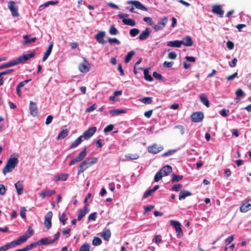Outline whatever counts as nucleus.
I'll return each mask as SVG.
<instances>
[{
    "instance_id": "1",
    "label": "nucleus",
    "mask_w": 251,
    "mask_h": 251,
    "mask_svg": "<svg viewBox=\"0 0 251 251\" xmlns=\"http://www.w3.org/2000/svg\"><path fill=\"white\" fill-rule=\"evenodd\" d=\"M35 55L34 52H31L29 54H24L20 56L19 57L15 59L12 60L8 62L5 63L2 65L0 66V68L2 69L10 67L19 64L21 63H24L29 59L33 57Z\"/></svg>"
},
{
    "instance_id": "2",
    "label": "nucleus",
    "mask_w": 251,
    "mask_h": 251,
    "mask_svg": "<svg viewBox=\"0 0 251 251\" xmlns=\"http://www.w3.org/2000/svg\"><path fill=\"white\" fill-rule=\"evenodd\" d=\"M19 160L17 157H10L5 166L2 169V173L4 175H5L6 173H10L13 171L16 166L18 164Z\"/></svg>"
},
{
    "instance_id": "3",
    "label": "nucleus",
    "mask_w": 251,
    "mask_h": 251,
    "mask_svg": "<svg viewBox=\"0 0 251 251\" xmlns=\"http://www.w3.org/2000/svg\"><path fill=\"white\" fill-rule=\"evenodd\" d=\"M168 22V19L167 17H164L163 18L160 19L155 25H154L153 28L155 31H158L162 30L166 25Z\"/></svg>"
},
{
    "instance_id": "4",
    "label": "nucleus",
    "mask_w": 251,
    "mask_h": 251,
    "mask_svg": "<svg viewBox=\"0 0 251 251\" xmlns=\"http://www.w3.org/2000/svg\"><path fill=\"white\" fill-rule=\"evenodd\" d=\"M163 146L154 143L148 147V151L150 153L155 154L163 151Z\"/></svg>"
},
{
    "instance_id": "5",
    "label": "nucleus",
    "mask_w": 251,
    "mask_h": 251,
    "mask_svg": "<svg viewBox=\"0 0 251 251\" xmlns=\"http://www.w3.org/2000/svg\"><path fill=\"white\" fill-rule=\"evenodd\" d=\"M87 154L86 152V148H85L84 150L81 151L79 154L75 157L74 159H72L70 162H69V165L71 166L73 165L77 162H80L82 161L84 158L85 157V156Z\"/></svg>"
},
{
    "instance_id": "6",
    "label": "nucleus",
    "mask_w": 251,
    "mask_h": 251,
    "mask_svg": "<svg viewBox=\"0 0 251 251\" xmlns=\"http://www.w3.org/2000/svg\"><path fill=\"white\" fill-rule=\"evenodd\" d=\"M8 8L13 17H17L19 16L18 12V7L14 1L10 0L8 2Z\"/></svg>"
},
{
    "instance_id": "7",
    "label": "nucleus",
    "mask_w": 251,
    "mask_h": 251,
    "mask_svg": "<svg viewBox=\"0 0 251 251\" xmlns=\"http://www.w3.org/2000/svg\"><path fill=\"white\" fill-rule=\"evenodd\" d=\"M97 127L95 126H93L89 128L87 130H86L83 134L80 136L82 137V138L84 140H88L90 139L96 132Z\"/></svg>"
},
{
    "instance_id": "8",
    "label": "nucleus",
    "mask_w": 251,
    "mask_h": 251,
    "mask_svg": "<svg viewBox=\"0 0 251 251\" xmlns=\"http://www.w3.org/2000/svg\"><path fill=\"white\" fill-rule=\"evenodd\" d=\"M90 64L85 58H83V62L78 66L79 70L83 73H86L90 70Z\"/></svg>"
},
{
    "instance_id": "9",
    "label": "nucleus",
    "mask_w": 251,
    "mask_h": 251,
    "mask_svg": "<svg viewBox=\"0 0 251 251\" xmlns=\"http://www.w3.org/2000/svg\"><path fill=\"white\" fill-rule=\"evenodd\" d=\"M52 215L51 211H49L45 217L44 224L48 230L50 229L51 226V218L52 217Z\"/></svg>"
},
{
    "instance_id": "10",
    "label": "nucleus",
    "mask_w": 251,
    "mask_h": 251,
    "mask_svg": "<svg viewBox=\"0 0 251 251\" xmlns=\"http://www.w3.org/2000/svg\"><path fill=\"white\" fill-rule=\"evenodd\" d=\"M191 118L194 122H200L203 119V114L201 112H194L192 114Z\"/></svg>"
},
{
    "instance_id": "11",
    "label": "nucleus",
    "mask_w": 251,
    "mask_h": 251,
    "mask_svg": "<svg viewBox=\"0 0 251 251\" xmlns=\"http://www.w3.org/2000/svg\"><path fill=\"white\" fill-rule=\"evenodd\" d=\"M127 4H132L137 9L147 11L148 9L138 0H130L127 2Z\"/></svg>"
},
{
    "instance_id": "12",
    "label": "nucleus",
    "mask_w": 251,
    "mask_h": 251,
    "mask_svg": "<svg viewBox=\"0 0 251 251\" xmlns=\"http://www.w3.org/2000/svg\"><path fill=\"white\" fill-rule=\"evenodd\" d=\"M251 209V199L244 202L240 207L241 212H246Z\"/></svg>"
},
{
    "instance_id": "13",
    "label": "nucleus",
    "mask_w": 251,
    "mask_h": 251,
    "mask_svg": "<svg viewBox=\"0 0 251 251\" xmlns=\"http://www.w3.org/2000/svg\"><path fill=\"white\" fill-rule=\"evenodd\" d=\"M29 109L30 114L34 117L37 116L38 114V110L36 105V104L32 101H30L29 103Z\"/></svg>"
},
{
    "instance_id": "14",
    "label": "nucleus",
    "mask_w": 251,
    "mask_h": 251,
    "mask_svg": "<svg viewBox=\"0 0 251 251\" xmlns=\"http://www.w3.org/2000/svg\"><path fill=\"white\" fill-rule=\"evenodd\" d=\"M105 35L104 31H100L95 35V38L97 42L101 44H104L106 41L104 40V37Z\"/></svg>"
},
{
    "instance_id": "15",
    "label": "nucleus",
    "mask_w": 251,
    "mask_h": 251,
    "mask_svg": "<svg viewBox=\"0 0 251 251\" xmlns=\"http://www.w3.org/2000/svg\"><path fill=\"white\" fill-rule=\"evenodd\" d=\"M55 194V191L54 190L45 189L42 190L40 193L39 196L42 198L44 199L47 197H50Z\"/></svg>"
},
{
    "instance_id": "16",
    "label": "nucleus",
    "mask_w": 251,
    "mask_h": 251,
    "mask_svg": "<svg viewBox=\"0 0 251 251\" xmlns=\"http://www.w3.org/2000/svg\"><path fill=\"white\" fill-rule=\"evenodd\" d=\"M212 12L219 15L221 18H222L224 15V11L222 10L221 5H214L212 6Z\"/></svg>"
},
{
    "instance_id": "17",
    "label": "nucleus",
    "mask_w": 251,
    "mask_h": 251,
    "mask_svg": "<svg viewBox=\"0 0 251 251\" xmlns=\"http://www.w3.org/2000/svg\"><path fill=\"white\" fill-rule=\"evenodd\" d=\"M151 33V30L150 28L149 27H146L145 30L143 31L139 36V39L142 41L145 40L149 37Z\"/></svg>"
},
{
    "instance_id": "18",
    "label": "nucleus",
    "mask_w": 251,
    "mask_h": 251,
    "mask_svg": "<svg viewBox=\"0 0 251 251\" xmlns=\"http://www.w3.org/2000/svg\"><path fill=\"white\" fill-rule=\"evenodd\" d=\"M182 45L186 47H191L193 44V41L192 38L190 36H186L184 37L182 40L180 41Z\"/></svg>"
},
{
    "instance_id": "19",
    "label": "nucleus",
    "mask_w": 251,
    "mask_h": 251,
    "mask_svg": "<svg viewBox=\"0 0 251 251\" xmlns=\"http://www.w3.org/2000/svg\"><path fill=\"white\" fill-rule=\"evenodd\" d=\"M89 165L86 160H84L82 161L78 166V170L77 172V175H79L81 173H83L85 170H86L87 168L89 167Z\"/></svg>"
},
{
    "instance_id": "20",
    "label": "nucleus",
    "mask_w": 251,
    "mask_h": 251,
    "mask_svg": "<svg viewBox=\"0 0 251 251\" xmlns=\"http://www.w3.org/2000/svg\"><path fill=\"white\" fill-rule=\"evenodd\" d=\"M111 231L109 229H105L101 233L100 236L106 241H108L111 237Z\"/></svg>"
},
{
    "instance_id": "21",
    "label": "nucleus",
    "mask_w": 251,
    "mask_h": 251,
    "mask_svg": "<svg viewBox=\"0 0 251 251\" xmlns=\"http://www.w3.org/2000/svg\"><path fill=\"white\" fill-rule=\"evenodd\" d=\"M160 171L164 176H167L172 172V168L171 166L167 165L164 166Z\"/></svg>"
},
{
    "instance_id": "22",
    "label": "nucleus",
    "mask_w": 251,
    "mask_h": 251,
    "mask_svg": "<svg viewBox=\"0 0 251 251\" xmlns=\"http://www.w3.org/2000/svg\"><path fill=\"white\" fill-rule=\"evenodd\" d=\"M58 3V0L48 1L46 2V3H45L44 4L41 5L38 8V11H41L43 9L49 6L50 5H55V4H57Z\"/></svg>"
},
{
    "instance_id": "23",
    "label": "nucleus",
    "mask_w": 251,
    "mask_h": 251,
    "mask_svg": "<svg viewBox=\"0 0 251 251\" xmlns=\"http://www.w3.org/2000/svg\"><path fill=\"white\" fill-rule=\"evenodd\" d=\"M15 186L18 195H21L23 193V186L22 181H18L15 184Z\"/></svg>"
},
{
    "instance_id": "24",
    "label": "nucleus",
    "mask_w": 251,
    "mask_h": 251,
    "mask_svg": "<svg viewBox=\"0 0 251 251\" xmlns=\"http://www.w3.org/2000/svg\"><path fill=\"white\" fill-rule=\"evenodd\" d=\"M182 45V43L179 40L171 41L167 42L168 47L180 48Z\"/></svg>"
},
{
    "instance_id": "25",
    "label": "nucleus",
    "mask_w": 251,
    "mask_h": 251,
    "mask_svg": "<svg viewBox=\"0 0 251 251\" xmlns=\"http://www.w3.org/2000/svg\"><path fill=\"white\" fill-rule=\"evenodd\" d=\"M52 48H53V43H51L50 44L49 46L48 47L47 50L45 52V54H44L43 59H42L43 61H45L47 59V58H48V57L49 56L50 54L51 53V50H52Z\"/></svg>"
},
{
    "instance_id": "26",
    "label": "nucleus",
    "mask_w": 251,
    "mask_h": 251,
    "mask_svg": "<svg viewBox=\"0 0 251 251\" xmlns=\"http://www.w3.org/2000/svg\"><path fill=\"white\" fill-rule=\"evenodd\" d=\"M38 244L43 245H48L50 244H53V242H52L51 240L49 238H44L39 240L38 241Z\"/></svg>"
},
{
    "instance_id": "27",
    "label": "nucleus",
    "mask_w": 251,
    "mask_h": 251,
    "mask_svg": "<svg viewBox=\"0 0 251 251\" xmlns=\"http://www.w3.org/2000/svg\"><path fill=\"white\" fill-rule=\"evenodd\" d=\"M69 134V131L67 129H63L56 137L57 140L64 139Z\"/></svg>"
},
{
    "instance_id": "28",
    "label": "nucleus",
    "mask_w": 251,
    "mask_h": 251,
    "mask_svg": "<svg viewBox=\"0 0 251 251\" xmlns=\"http://www.w3.org/2000/svg\"><path fill=\"white\" fill-rule=\"evenodd\" d=\"M82 141V137L79 136L75 139L70 145V149H74L81 144Z\"/></svg>"
},
{
    "instance_id": "29",
    "label": "nucleus",
    "mask_w": 251,
    "mask_h": 251,
    "mask_svg": "<svg viewBox=\"0 0 251 251\" xmlns=\"http://www.w3.org/2000/svg\"><path fill=\"white\" fill-rule=\"evenodd\" d=\"M192 195L191 193L188 190H183L181 191L179 195V200H182L186 198V197L190 196Z\"/></svg>"
},
{
    "instance_id": "30",
    "label": "nucleus",
    "mask_w": 251,
    "mask_h": 251,
    "mask_svg": "<svg viewBox=\"0 0 251 251\" xmlns=\"http://www.w3.org/2000/svg\"><path fill=\"white\" fill-rule=\"evenodd\" d=\"M200 100L201 102L207 107L209 106V101L204 94L200 95Z\"/></svg>"
},
{
    "instance_id": "31",
    "label": "nucleus",
    "mask_w": 251,
    "mask_h": 251,
    "mask_svg": "<svg viewBox=\"0 0 251 251\" xmlns=\"http://www.w3.org/2000/svg\"><path fill=\"white\" fill-rule=\"evenodd\" d=\"M23 38L25 40L23 42V44L24 45L33 43L35 42L37 39L36 37H33L30 39H28V36L27 35H24Z\"/></svg>"
},
{
    "instance_id": "32",
    "label": "nucleus",
    "mask_w": 251,
    "mask_h": 251,
    "mask_svg": "<svg viewBox=\"0 0 251 251\" xmlns=\"http://www.w3.org/2000/svg\"><path fill=\"white\" fill-rule=\"evenodd\" d=\"M123 23L126 25L134 26L135 25L136 23L134 20L131 19H124L122 20Z\"/></svg>"
},
{
    "instance_id": "33",
    "label": "nucleus",
    "mask_w": 251,
    "mask_h": 251,
    "mask_svg": "<svg viewBox=\"0 0 251 251\" xmlns=\"http://www.w3.org/2000/svg\"><path fill=\"white\" fill-rule=\"evenodd\" d=\"M144 75L145 79L148 81H152L153 80L152 77L149 74V69H144Z\"/></svg>"
},
{
    "instance_id": "34",
    "label": "nucleus",
    "mask_w": 251,
    "mask_h": 251,
    "mask_svg": "<svg viewBox=\"0 0 251 251\" xmlns=\"http://www.w3.org/2000/svg\"><path fill=\"white\" fill-rule=\"evenodd\" d=\"M109 112L112 116H116L122 113H125L126 110L124 109H113L111 110Z\"/></svg>"
},
{
    "instance_id": "35",
    "label": "nucleus",
    "mask_w": 251,
    "mask_h": 251,
    "mask_svg": "<svg viewBox=\"0 0 251 251\" xmlns=\"http://www.w3.org/2000/svg\"><path fill=\"white\" fill-rule=\"evenodd\" d=\"M69 175L68 174H62L59 175L56 177L55 180L56 181H66L68 178Z\"/></svg>"
},
{
    "instance_id": "36",
    "label": "nucleus",
    "mask_w": 251,
    "mask_h": 251,
    "mask_svg": "<svg viewBox=\"0 0 251 251\" xmlns=\"http://www.w3.org/2000/svg\"><path fill=\"white\" fill-rule=\"evenodd\" d=\"M172 182L175 183L176 182H178L180 181L183 178V176L181 175H176L175 174H173L172 175Z\"/></svg>"
},
{
    "instance_id": "37",
    "label": "nucleus",
    "mask_w": 251,
    "mask_h": 251,
    "mask_svg": "<svg viewBox=\"0 0 251 251\" xmlns=\"http://www.w3.org/2000/svg\"><path fill=\"white\" fill-rule=\"evenodd\" d=\"M135 52L133 51H130L128 52L127 55L126 56L125 62L126 63H128L131 60L132 57L134 55Z\"/></svg>"
},
{
    "instance_id": "38",
    "label": "nucleus",
    "mask_w": 251,
    "mask_h": 251,
    "mask_svg": "<svg viewBox=\"0 0 251 251\" xmlns=\"http://www.w3.org/2000/svg\"><path fill=\"white\" fill-rule=\"evenodd\" d=\"M140 101L145 104H150L152 102V98L147 97H144L140 100Z\"/></svg>"
},
{
    "instance_id": "39",
    "label": "nucleus",
    "mask_w": 251,
    "mask_h": 251,
    "mask_svg": "<svg viewBox=\"0 0 251 251\" xmlns=\"http://www.w3.org/2000/svg\"><path fill=\"white\" fill-rule=\"evenodd\" d=\"M18 245L16 240L13 241L10 243H8L5 245V248L7 250L8 249L12 248H14L15 246Z\"/></svg>"
},
{
    "instance_id": "40",
    "label": "nucleus",
    "mask_w": 251,
    "mask_h": 251,
    "mask_svg": "<svg viewBox=\"0 0 251 251\" xmlns=\"http://www.w3.org/2000/svg\"><path fill=\"white\" fill-rule=\"evenodd\" d=\"M126 158L127 160H135L139 158L138 154H128L125 155Z\"/></svg>"
},
{
    "instance_id": "41",
    "label": "nucleus",
    "mask_w": 251,
    "mask_h": 251,
    "mask_svg": "<svg viewBox=\"0 0 251 251\" xmlns=\"http://www.w3.org/2000/svg\"><path fill=\"white\" fill-rule=\"evenodd\" d=\"M101 243V240L99 237H94L92 241V244L95 246H100Z\"/></svg>"
},
{
    "instance_id": "42",
    "label": "nucleus",
    "mask_w": 251,
    "mask_h": 251,
    "mask_svg": "<svg viewBox=\"0 0 251 251\" xmlns=\"http://www.w3.org/2000/svg\"><path fill=\"white\" fill-rule=\"evenodd\" d=\"M109 32L111 35H116L118 34L119 31L115 26L112 25L110 26Z\"/></svg>"
},
{
    "instance_id": "43",
    "label": "nucleus",
    "mask_w": 251,
    "mask_h": 251,
    "mask_svg": "<svg viewBox=\"0 0 251 251\" xmlns=\"http://www.w3.org/2000/svg\"><path fill=\"white\" fill-rule=\"evenodd\" d=\"M27 239L28 238L26 236H25V235H23L22 236H20L17 240H16V241L18 245H19L22 243L25 242Z\"/></svg>"
},
{
    "instance_id": "44",
    "label": "nucleus",
    "mask_w": 251,
    "mask_h": 251,
    "mask_svg": "<svg viewBox=\"0 0 251 251\" xmlns=\"http://www.w3.org/2000/svg\"><path fill=\"white\" fill-rule=\"evenodd\" d=\"M163 176H164L163 175V174L161 173V172L160 171L157 172L154 176V181L155 182L159 181L162 178Z\"/></svg>"
},
{
    "instance_id": "45",
    "label": "nucleus",
    "mask_w": 251,
    "mask_h": 251,
    "mask_svg": "<svg viewBox=\"0 0 251 251\" xmlns=\"http://www.w3.org/2000/svg\"><path fill=\"white\" fill-rule=\"evenodd\" d=\"M79 251H90V245L88 243H85L82 245Z\"/></svg>"
},
{
    "instance_id": "46",
    "label": "nucleus",
    "mask_w": 251,
    "mask_h": 251,
    "mask_svg": "<svg viewBox=\"0 0 251 251\" xmlns=\"http://www.w3.org/2000/svg\"><path fill=\"white\" fill-rule=\"evenodd\" d=\"M78 213L77 220L78 221H80L85 216L86 212H84L83 209H79L78 211Z\"/></svg>"
},
{
    "instance_id": "47",
    "label": "nucleus",
    "mask_w": 251,
    "mask_h": 251,
    "mask_svg": "<svg viewBox=\"0 0 251 251\" xmlns=\"http://www.w3.org/2000/svg\"><path fill=\"white\" fill-rule=\"evenodd\" d=\"M139 32L140 30L138 29L133 28L130 29L129 33L132 37H135L139 34Z\"/></svg>"
},
{
    "instance_id": "48",
    "label": "nucleus",
    "mask_w": 251,
    "mask_h": 251,
    "mask_svg": "<svg viewBox=\"0 0 251 251\" xmlns=\"http://www.w3.org/2000/svg\"><path fill=\"white\" fill-rule=\"evenodd\" d=\"M98 158L97 157H93L91 159L86 160L90 167L93 164L96 163L98 162Z\"/></svg>"
},
{
    "instance_id": "49",
    "label": "nucleus",
    "mask_w": 251,
    "mask_h": 251,
    "mask_svg": "<svg viewBox=\"0 0 251 251\" xmlns=\"http://www.w3.org/2000/svg\"><path fill=\"white\" fill-rule=\"evenodd\" d=\"M170 225L172 226H173V227H174L175 228V229L177 227H179L181 226L180 223L177 221L171 220L170 221Z\"/></svg>"
},
{
    "instance_id": "50",
    "label": "nucleus",
    "mask_w": 251,
    "mask_h": 251,
    "mask_svg": "<svg viewBox=\"0 0 251 251\" xmlns=\"http://www.w3.org/2000/svg\"><path fill=\"white\" fill-rule=\"evenodd\" d=\"M176 152V150H169V151L164 152V153H163L162 154V157H166V156H170V155H172V154H173Z\"/></svg>"
},
{
    "instance_id": "51",
    "label": "nucleus",
    "mask_w": 251,
    "mask_h": 251,
    "mask_svg": "<svg viewBox=\"0 0 251 251\" xmlns=\"http://www.w3.org/2000/svg\"><path fill=\"white\" fill-rule=\"evenodd\" d=\"M67 220V217L66 216L65 213H63L61 216L59 217L60 221L63 225H65V221Z\"/></svg>"
},
{
    "instance_id": "52",
    "label": "nucleus",
    "mask_w": 251,
    "mask_h": 251,
    "mask_svg": "<svg viewBox=\"0 0 251 251\" xmlns=\"http://www.w3.org/2000/svg\"><path fill=\"white\" fill-rule=\"evenodd\" d=\"M113 128H114V126L113 125H112V124L109 125L108 126H106L105 127L103 131L105 133H106L107 132L111 131L113 130Z\"/></svg>"
},
{
    "instance_id": "53",
    "label": "nucleus",
    "mask_w": 251,
    "mask_h": 251,
    "mask_svg": "<svg viewBox=\"0 0 251 251\" xmlns=\"http://www.w3.org/2000/svg\"><path fill=\"white\" fill-rule=\"evenodd\" d=\"M108 42L110 44H112L113 43H115V44H117L118 45H119L120 44V42L119 40H118L116 38H108Z\"/></svg>"
},
{
    "instance_id": "54",
    "label": "nucleus",
    "mask_w": 251,
    "mask_h": 251,
    "mask_svg": "<svg viewBox=\"0 0 251 251\" xmlns=\"http://www.w3.org/2000/svg\"><path fill=\"white\" fill-rule=\"evenodd\" d=\"M153 76L156 79L161 80L162 79V76L161 74L157 72H154L152 74Z\"/></svg>"
},
{
    "instance_id": "55",
    "label": "nucleus",
    "mask_w": 251,
    "mask_h": 251,
    "mask_svg": "<svg viewBox=\"0 0 251 251\" xmlns=\"http://www.w3.org/2000/svg\"><path fill=\"white\" fill-rule=\"evenodd\" d=\"M153 193H154L153 192V191L152 190V189H150L148 191H147L145 192L144 195H143V198H148V197L151 196Z\"/></svg>"
},
{
    "instance_id": "56",
    "label": "nucleus",
    "mask_w": 251,
    "mask_h": 251,
    "mask_svg": "<svg viewBox=\"0 0 251 251\" xmlns=\"http://www.w3.org/2000/svg\"><path fill=\"white\" fill-rule=\"evenodd\" d=\"M26 210L25 209V207H21V209H20V216L21 217L24 219L25 218L26 216H25V212H26Z\"/></svg>"
},
{
    "instance_id": "57",
    "label": "nucleus",
    "mask_w": 251,
    "mask_h": 251,
    "mask_svg": "<svg viewBox=\"0 0 251 251\" xmlns=\"http://www.w3.org/2000/svg\"><path fill=\"white\" fill-rule=\"evenodd\" d=\"M176 54L175 52H170L168 54V58L171 59H175L176 57Z\"/></svg>"
},
{
    "instance_id": "58",
    "label": "nucleus",
    "mask_w": 251,
    "mask_h": 251,
    "mask_svg": "<svg viewBox=\"0 0 251 251\" xmlns=\"http://www.w3.org/2000/svg\"><path fill=\"white\" fill-rule=\"evenodd\" d=\"M97 213L96 212H94L90 214L88 216V219L89 220H92L93 221H95L97 218Z\"/></svg>"
},
{
    "instance_id": "59",
    "label": "nucleus",
    "mask_w": 251,
    "mask_h": 251,
    "mask_svg": "<svg viewBox=\"0 0 251 251\" xmlns=\"http://www.w3.org/2000/svg\"><path fill=\"white\" fill-rule=\"evenodd\" d=\"M173 65H174V62L172 61H171V62L165 61L163 63L164 67H166V68H171L172 67V66Z\"/></svg>"
},
{
    "instance_id": "60",
    "label": "nucleus",
    "mask_w": 251,
    "mask_h": 251,
    "mask_svg": "<svg viewBox=\"0 0 251 251\" xmlns=\"http://www.w3.org/2000/svg\"><path fill=\"white\" fill-rule=\"evenodd\" d=\"M6 192V188L4 185L0 184V195H3Z\"/></svg>"
},
{
    "instance_id": "61",
    "label": "nucleus",
    "mask_w": 251,
    "mask_h": 251,
    "mask_svg": "<svg viewBox=\"0 0 251 251\" xmlns=\"http://www.w3.org/2000/svg\"><path fill=\"white\" fill-rule=\"evenodd\" d=\"M181 187L182 185L180 184H178L173 186L172 189L174 191H178Z\"/></svg>"
},
{
    "instance_id": "62",
    "label": "nucleus",
    "mask_w": 251,
    "mask_h": 251,
    "mask_svg": "<svg viewBox=\"0 0 251 251\" xmlns=\"http://www.w3.org/2000/svg\"><path fill=\"white\" fill-rule=\"evenodd\" d=\"M32 234H33V230L29 228L24 235H25V236L27 237V238H28Z\"/></svg>"
},
{
    "instance_id": "63",
    "label": "nucleus",
    "mask_w": 251,
    "mask_h": 251,
    "mask_svg": "<svg viewBox=\"0 0 251 251\" xmlns=\"http://www.w3.org/2000/svg\"><path fill=\"white\" fill-rule=\"evenodd\" d=\"M236 95L237 97H242L244 96V93L241 89H238L236 92Z\"/></svg>"
},
{
    "instance_id": "64",
    "label": "nucleus",
    "mask_w": 251,
    "mask_h": 251,
    "mask_svg": "<svg viewBox=\"0 0 251 251\" xmlns=\"http://www.w3.org/2000/svg\"><path fill=\"white\" fill-rule=\"evenodd\" d=\"M234 236L233 235L229 236L226 240V244L227 245H229L230 244L232 241L233 240Z\"/></svg>"
}]
</instances>
